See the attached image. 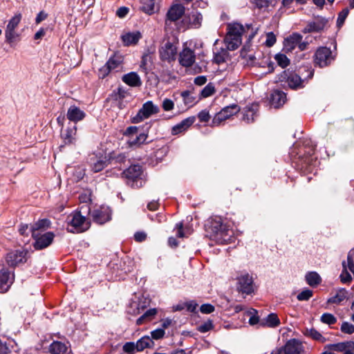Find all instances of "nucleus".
Listing matches in <instances>:
<instances>
[{
  "instance_id": "10",
  "label": "nucleus",
  "mask_w": 354,
  "mask_h": 354,
  "mask_svg": "<svg viewBox=\"0 0 354 354\" xmlns=\"http://www.w3.org/2000/svg\"><path fill=\"white\" fill-rule=\"evenodd\" d=\"M93 221L98 224H104L111 218V211L109 207L100 206L90 212Z\"/></svg>"
},
{
  "instance_id": "12",
  "label": "nucleus",
  "mask_w": 354,
  "mask_h": 354,
  "mask_svg": "<svg viewBox=\"0 0 354 354\" xmlns=\"http://www.w3.org/2000/svg\"><path fill=\"white\" fill-rule=\"evenodd\" d=\"M237 290L239 292L250 295L254 291L253 279L249 274H243L237 277Z\"/></svg>"
},
{
  "instance_id": "60",
  "label": "nucleus",
  "mask_w": 354,
  "mask_h": 354,
  "mask_svg": "<svg viewBox=\"0 0 354 354\" xmlns=\"http://www.w3.org/2000/svg\"><path fill=\"white\" fill-rule=\"evenodd\" d=\"M200 310L202 313L209 314L214 311V306L209 304H205L201 305Z\"/></svg>"
},
{
  "instance_id": "54",
  "label": "nucleus",
  "mask_w": 354,
  "mask_h": 354,
  "mask_svg": "<svg viewBox=\"0 0 354 354\" xmlns=\"http://www.w3.org/2000/svg\"><path fill=\"white\" fill-rule=\"evenodd\" d=\"M341 330L344 333L353 334L354 333V325L347 322H344L341 326Z\"/></svg>"
},
{
  "instance_id": "5",
  "label": "nucleus",
  "mask_w": 354,
  "mask_h": 354,
  "mask_svg": "<svg viewBox=\"0 0 354 354\" xmlns=\"http://www.w3.org/2000/svg\"><path fill=\"white\" fill-rule=\"evenodd\" d=\"M159 111V107L154 104L152 101H147L142 104L137 114L132 118L131 121L133 123H139L150 116L158 113Z\"/></svg>"
},
{
  "instance_id": "3",
  "label": "nucleus",
  "mask_w": 354,
  "mask_h": 354,
  "mask_svg": "<svg viewBox=\"0 0 354 354\" xmlns=\"http://www.w3.org/2000/svg\"><path fill=\"white\" fill-rule=\"evenodd\" d=\"M68 230L71 232H82L89 228V221L80 212L72 213L68 217Z\"/></svg>"
},
{
  "instance_id": "45",
  "label": "nucleus",
  "mask_w": 354,
  "mask_h": 354,
  "mask_svg": "<svg viewBox=\"0 0 354 354\" xmlns=\"http://www.w3.org/2000/svg\"><path fill=\"white\" fill-rule=\"evenodd\" d=\"M49 223V221L47 219H42L38 221L37 223L30 226V231L31 232V234H32L33 232L39 233V230L45 228L46 227H48Z\"/></svg>"
},
{
  "instance_id": "63",
  "label": "nucleus",
  "mask_w": 354,
  "mask_h": 354,
  "mask_svg": "<svg viewBox=\"0 0 354 354\" xmlns=\"http://www.w3.org/2000/svg\"><path fill=\"white\" fill-rule=\"evenodd\" d=\"M112 71L108 68V66L105 64L99 70V76L101 78H104L106 77Z\"/></svg>"
},
{
  "instance_id": "8",
  "label": "nucleus",
  "mask_w": 354,
  "mask_h": 354,
  "mask_svg": "<svg viewBox=\"0 0 354 354\" xmlns=\"http://www.w3.org/2000/svg\"><path fill=\"white\" fill-rule=\"evenodd\" d=\"M239 111L240 107L236 104L225 106L215 115L213 118L212 123L214 125L218 126L222 122L226 120Z\"/></svg>"
},
{
  "instance_id": "29",
  "label": "nucleus",
  "mask_w": 354,
  "mask_h": 354,
  "mask_svg": "<svg viewBox=\"0 0 354 354\" xmlns=\"http://www.w3.org/2000/svg\"><path fill=\"white\" fill-rule=\"evenodd\" d=\"M122 80L125 84L132 87H138L142 84L140 77L136 72H130L124 75Z\"/></svg>"
},
{
  "instance_id": "19",
  "label": "nucleus",
  "mask_w": 354,
  "mask_h": 354,
  "mask_svg": "<svg viewBox=\"0 0 354 354\" xmlns=\"http://www.w3.org/2000/svg\"><path fill=\"white\" fill-rule=\"evenodd\" d=\"M259 110V106L257 104H253L246 106L242 111L241 120L246 123L252 122L257 117V113Z\"/></svg>"
},
{
  "instance_id": "57",
  "label": "nucleus",
  "mask_w": 354,
  "mask_h": 354,
  "mask_svg": "<svg viewBox=\"0 0 354 354\" xmlns=\"http://www.w3.org/2000/svg\"><path fill=\"white\" fill-rule=\"evenodd\" d=\"M340 280L344 283H349L352 280L350 272L343 270L340 274Z\"/></svg>"
},
{
  "instance_id": "6",
  "label": "nucleus",
  "mask_w": 354,
  "mask_h": 354,
  "mask_svg": "<svg viewBox=\"0 0 354 354\" xmlns=\"http://www.w3.org/2000/svg\"><path fill=\"white\" fill-rule=\"evenodd\" d=\"M21 15L20 13L15 15L8 21L5 30V37L7 43L11 44L14 42L17 38L19 37L16 31L21 20Z\"/></svg>"
},
{
  "instance_id": "40",
  "label": "nucleus",
  "mask_w": 354,
  "mask_h": 354,
  "mask_svg": "<svg viewBox=\"0 0 354 354\" xmlns=\"http://www.w3.org/2000/svg\"><path fill=\"white\" fill-rule=\"evenodd\" d=\"M288 86L292 88L303 87V81L297 74H290L287 79Z\"/></svg>"
},
{
  "instance_id": "16",
  "label": "nucleus",
  "mask_w": 354,
  "mask_h": 354,
  "mask_svg": "<svg viewBox=\"0 0 354 354\" xmlns=\"http://www.w3.org/2000/svg\"><path fill=\"white\" fill-rule=\"evenodd\" d=\"M348 299V292L344 288L337 289L334 294L332 295L328 299V304L342 305L344 301Z\"/></svg>"
},
{
  "instance_id": "9",
  "label": "nucleus",
  "mask_w": 354,
  "mask_h": 354,
  "mask_svg": "<svg viewBox=\"0 0 354 354\" xmlns=\"http://www.w3.org/2000/svg\"><path fill=\"white\" fill-rule=\"evenodd\" d=\"M32 236L35 239L34 248L36 250H42L52 243L55 234L51 232H48L43 234L33 232Z\"/></svg>"
},
{
  "instance_id": "11",
  "label": "nucleus",
  "mask_w": 354,
  "mask_h": 354,
  "mask_svg": "<svg viewBox=\"0 0 354 354\" xmlns=\"http://www.w3.org/2000/svg\"><path fill=\"white\" fill-rule=\"evenodd\" d=\"M301 351V344L295 339H292L289 340L284 346L276 348L270 354H299Z\"/></svg>"
},
{
  "instance_id": "34",
  "label": "nucleus",
  "mask_w": 354,
  "mask_h": 354,
  "mask_svg": "<svg viewBox=\"0 0 354 354\" xmlns=\"http://www.w3.org/2000/svg\"><path fill=\"white\" fill-rule=\"evenodd\" d=\"M242 39L236 36H232V34H227L225 38L226 47L230 50H234L241 44Z\"/></svg>"
},
{
  "instance_id": "59",
  "label": "nucleus",
  "mask_w": 354,
  "mask_h": 354,
  "mask_svg": "<svg viewBox=\"0 0 354 354\" xmlns=\"http://www.w3.org/2000/svg\"><path fill=\"white\" fill-rule=\"evenodd\" d=\"M227 52L225 50H223L221 53H215L214 59L215 62L218 64L224 62L225 60Z\"/></svg>"
},
{
  "instance_id": "18",
  "label": "nucleus",
  "mask_w": 354,
  "mask_h": 354,
  "mask_svg": "<svg viewBox=\"0 0 354 354\" xmlns=\"http://www.w3.org/2000/svg\"><path fill=\"white\" fill-rule=\"evenodd\" d=\"M27 252L25 250H17L7 254L6 261L11 266L26 262Z\"/></svg>"
},
{
  "instance_id": "47",
  "label": "nucleus",
  "mask_w": 354,
  "mask_h": 354,
  "mask_svg": "<svg viewBox=\"0 0 354 354\" xmlns=\"http://www.w3.org/2000/svg\"><path fill=\"white\" fill-rule=\"evenodd\" d=\"M313 292L311 290L305 288L297 295V299L300 301H308L313 297Z\"/></svg>"
},
{
  "instance_id": "31",
  "label": "nucleus",
  "mask_w": 354,
  "mask_h": 354,
  "mask_svg": "<svg viewBox=\"0 0 354 354\" xmlns=\"http://www.w3.org/2000/svg\"><path fill=\"white\" fill-rule=\"evenodd\" d=\"M91 167L94 172H99L102 171L107 165L106 158L93 156L90 158Z\"/></svg>"
},
{
  "instance_id": "2",
  "label": "nucleus",
  "mask_w": 354,
  "mask_h": 354,
  "mask_svg": "<svg viewBox=\"0 0 354 354\" xmlns=\"http://www.w3.org/2000/svg\"><path fill=\"white\" fill-rule=\"evenodd\" d=\"M178 41L176 39H165L159 48L160 58L170 62L176 59L178 53Z\"/></svg>"
},
{
  "instance_id": "14",
  "label": "nucleus",
  "mask_w": 354,
  "mask_h": 354,
  "mask_svg": "<svg viewBox=\"0 0 354 354\" xmlns=\"http://www.w3.org/2000/svg\"><path fill=\"white\" fill-rule=\"evenodd\" d=\"M327 24V20L322 17L317 16L313 21H308L303 29L304 33L319 32L324 30Z\"/></svg>"
},
{
  "instance_id": "25",
  "label": "nucleus",
  "mask_w": 354,
  "mask_h": 354,
  "mask_svg": "<svg viewBox=\"0 0 354 354\" xmlns=\"http://www.w3.org/2000/svg\"><path fill=\"white\" fill-rule=\"evenodd\" d=\"M302 36L298 33H293L284 40L283 50L286 52H290L301 41Z\"/></svg>"
},
{
  "instance_id": "43",
  "label": "nucleus",
  "mask_w": 354,
  "mask_h": 354,
  "mask_svg": "<svg viewBox=\"0 0 354 354\" xmlns=\"http://www.w3.org/2000/svg\"><path fill=\"white\" fill-rule=\"evenodd\" d=\"M304 334L306 336L310 337L312 339L322 343L326 341V339L323 337V335L319 332L313 328H306L305 330Z\"/></svg>"
},
{
  "instance_id": "55",
  "label": "nucleus",
  "mask_w": 354,
  "mask_h": 354,
  "mask_svg": "<svg viewBox=\"0 0 354 354\" xmlns=\"http://www.w3.org/2000/svg\"><path fill=\"white\" fill-rule=\"evenodd\" d=\"M276 36L272 32L266 34V39L265 44L267 46L271 47L276 43Z\"/></svg>"
},
{
  "instance_id": "56",
  "label": "nucleus",
  "mask_w": 354,
  "mask_h": 354,
  "mask_svg": "<svg viewBox=\"0 0 354 354\" xmlns=\"http://www.w3.org/2000/svg\"><path fill=\"white\" fill-rule=\"evenodd\" d=\"M122 348L124 352L131 354L136 351V344L133 342H127L124 344Z\"/></svg>"
},
{
  "instance_id": "39",
  "label": "nucleus",
  "mask_w": 354,
  "mask_h": 354,
  "mask_svg": "<svg viewBox=\"0 0 354 354\" xmlns=\"http://www.w3.org/2000/svg\"><path fill=\"white\" fill-rule=\"evenodd\" d=\"M157 313H158V310L155 308H150V309L147 310V311H145V313L141 317H140L137 319V321H136L137 325H141L145 322L151 320L156 316Z\"/></svg>"
},
{
  "instance_id": "20",
  "label": "nucleus",
  "mask_w": 354,
  "mask_h": 354,
  "mask_svg": "<svg viewBox=\"0 0 354 354\" xmlns=\"http://www.w3.org/2000/svg\"><path fill=\"white\" fill-rule=\"evenodd\" d=\"M185 20L187 21V25L185 27L183 28H179V30H185V28L188 27H193V28H198L201 25V22L203 20V16L202 15L196 11L194 10L192 11L185 18Z\"/></svg>"
},
{
  "instance_id": "58",
  "label": "nucleus",
  "mask_w": 354,
  "mask_h": 354,
  "mask_svg": "<svg viewBox=\"0 0 354 354\" xmlns=\"http://www.w3.org/2000/svg\"><path fill=\"white\" fill-rule=\"evenodd\" d=\"M165 330L163 328H157L151 331V335L153 339H159L165 335Z\"/></svg>"
},
{
  "instance_id": "37",
  "label": "nucleus",
  "mask_w": 354,
  "mask_h": 354,
  "mask_svg": "<svg viewBox=\"0 0 354 354\" xmlns=\"http://www.w3.org/2000/svg\"><path fill=\"white\" fill-rule=\"evenodd\" d=\"M245 32V28L239 23H234L228 26V31L227 34H232V36H236L241 38L242 35Z\"/></svg>"
},
{
  "instance_id": "38",
  "label": "nucleus",
  "mask_w": 354,
  "mask_h": 354,
  "mask_svg": "<svg viewBox=\"0 0 354 354\" xmlns=\"http://www.w3.org/2000/svg\"><path fill=\"white\" fill-rule=\"evenodd\" d=\"M306 283L311 287H315L321 283L322 278L316 272H308L305 276Z\"/></svg>"
},
{
  "instance_id": "61",
  "label": "nucleus",
  "mask_w": 354,
  "mask_h": 354,
  "mask_svg": "<svg viewBox=\"0 0 354 354\" xmlns=\"http://www.w3.org/2000/svg\"><path fill=\"white\" fill-rule=\"evenodd\" d=\"M174 106V102L170 99H165L162 102V108L165 111H169L173 109Z\"/></svg>"
},
{
  "instance_id": "44",
  "label": "nucleus",
  "mask_w": 354,
  "mask_h": 354,
  "mask_svg": "<svg viewBox=\"0 0 354 354\" xmlns=\"http://www.w3.org/2000/svg\"><path fill=\"white\" fill-rule=\"evenodd\" d=\"M351 346V342H340L333 344H328L326 346L329 350H333L339 352L346 351V348Z\"/></svg>"
},
{
  "instance_id": "53",
  "label": "nucleus",
  "mask_w": 354,
  "mask_h": 354,
  "mask_svg": "<svg viewBox=\"0 0 354 354\" xmlns=\"http://www.w3.org/2000/svg\"><path fill=\"white\" fill-rule=\"evenodd\" d=\"M343 270L350 272L354 274V262L353 260L347 258L346 261L342 262Z\"/></svg>"
},
{
  "instance_id": "42",
  "label": "nucleus",
  "mask_w": 354,
  "mask_h": 354,
  "mask_svg": "<svg viewBox=\"0 0 354 354\" xmlns=\"http://www.w3.org/2000/svg\"><path fill=\"white\" fill-rule=\"evenodd\" d=\"M147 138V134L144 133H138L133 136H131L128 140V143L130 146H137L144 143Z\"/></svg>"
},
{
  "instance_id": "21",
  "label": "nucleus",
  "mask_w": 354,
  "mask_h": 354,
  "mask_svg": "<svg viewBox=\"0 0 354 354\" xmlns=\"http://www.w3.org/2000/svg\"><path fill=\"white\" fill-rule=\"evenodd\" d=\"M86 116V113L75 105L71 106L66 113L68 120L75 123L82 120Z\"/></svg>"
},
{
  "instance_id": "32",
  "label": "nucleus",
  "mask_w": 354,
  "mask_h": 354,
  "mask_svg": "<svg viewBox=\"0 0 354 354\" xmlns=\"http://www.w3.org/2000/svg\"><path fill=\"white\" fill-rule=\"evenodd\" d=\"M76 133V126L68 127L67 129L62 133V138L65 144H73L75 141Z\"/></svg>"
},
{
  "instance_id": "17",
  "label": "nucleus",
  "mask_w": 354,
  "mask_h": 354,
  "mask_svg": "<svg viewBox=\"0 0 354 354\" xmlns=\"http://www.w3.org/2000/svg\"><path fill=\"white\" fill-rule=\"evenodd\" d=\"M14 281V274L6 268L0 270V292L8 290Z\"/></svg>"
},
{
  "instance_id": "52",
  "label": "nucleus",
  "mask_w": 354,
  "mask_h": 354,
  "mask_svg": "<svg viewBox=\"0 0 354 354\" xmlns=\"http://www.w3.org/2000/svg\"><path fill=\"white\" fill-rule=\"evenodd\" d=\"M213 328V323L207 320L198 326V330L201 333H207Z\"/></svg>"
},
{
  "instance_id": "50",
  "label": "nucleus",
  "mask_w": 354,
  "mask_h": 354,
  "mask_svg": "<svg viewBox=\"0 0 354 354\" xmlns=\"http://www.w3.org/2000/svg\"><path fill=\"white\" fill-rule=\"evenodd\" d=\"M274 59L282 68L286 67L290 63L288 58L283 54H277Z\"/></svg>"
},
{
  "instance_id": "41",
  "label": "nucleus",
  "mask_w": 354,
  "mask_h": 354,
  "mask_svg": "<svg viewBox=\"0 0 354 354\" xmlns=\"http://www.w3.org/2000/svg\"><path fill=\"white\" fill-rule=\"evenodd\" d=\"M153 344L152 339L149 336H144L136 343V351H141Z\"/></svg>"
},
{
  "instance_id": "22",
  "label": "nucleus",
  "mask_w": 354,
  "mask_h": 354,
  "mask_svg": "<svg viewBox=\"0 0 354 354\" xmlns=\"http://www.w3.org/2000/svg\"><path fill=\"white\" fill-rule=\"evenodd\" d=\"M159 0H141L140 10L149 15H151L159 10Z\"/></svg>"
},
{
  "instance_id": "26",
  "label": "nucleus",
  "mask_w": 354,
  "mask_h": 354,
  "mask_svg": "<svg viewBox=\"0 0 354 354\" xmlns=\"http://www.w3.org/2000/svg\"><path fill=\"white\" fill-rule=\"evenodd\" d=\"M142 37L139 31L128 32L121 36V39L124 46H131L136 44Z\"/></svg>"
},
{
  "instance_id": "48",
  "label": "nucleus",
  "mask_w": 354,
  "mask_h": 354,
  "mask_svg": "<svg viewBox=\"0 0 354 354\" xmlns=\"http://www.w3.org/2000/svg\"><path fill=\"white\" fill-rule=\"evenodd\" d=\"M320 320L324 324L332 325L336 323L337 318L333 314L326 313L321 316Z\"/></svg>"
},
{
  "instance_id": "62",
  "label": "nucleus",
  "mask_w": 354,
  "mask_h": 354,
  "mask_svg": "<svg viewBox=\"0 0 354 354\" xmlns=\"http://www.w3.org/2000/svg\"><path fill=\"white\" fill-rule=\"evenodd\" d=\"M198 118L201 122H207L209 121L210 116L209 111L207 110H203L198 114Z\"/></svg>"
},
{
  "instance_id": "27",
  "label": "nucleus",
  "mask_w": 354,
  "mask_h": 354,
  "mask_svg": "<svg viewBox=\"0 0 354 354\" xmlns=\"http://www.w3.org/2000/svg\"><path fill=\"white\" fill-rule=\"evenodd\" d=\"M180 96L184 103V107L182 109H187L192 107L198 102L196 94L191 91H185L180 93Z\"/></svg>"
},
{
  "instance_id": "24",
  "label": "nucleus",
  "mask_w": 354,
  "mask_h": 354,
  "mask_svg": "<svg viewBox=\"0 0 354 354\" xmlns=\"http://www.w3.org/2000/svg\"><path fill=\"white\" fill-rule=\"evenodd\" d=\"M286 100V95L281 91H274L270 96V104L274 108L282 106Z\"/></svg>"
},
{
  "instance_id": "15",
  "label": "nucleus",
  "mask_w": 354,
  "mask_h": 354,
  "mask_svg": "<svg viewBox=\"0 0 354 354\" xmlns=\"http://www.w3.org/2000/svg\"><path fill=\"white\" fill-rule=\"evenodd\" d=\"M185 7L181 4H174L168 10L166 15L165 23L175 22L182 17L185 13Z\"/></svg>"
},
{
  "instance_id": "4",
  "label": "nucleus",
  "mask_w": 354,
  "mask_h": 354,
  "mask_svg": "<svg viewBox=\"0 0 354 354\" xmlns=\"http://www.w3.org/2000/svg\"><path fill=\"white\" fill-rule=\"evenodd\" d=\"M178 59L180 64L185 67L191 66L195 62V44L192 41H187L183 43Z\"/></svg>"
},
{
  "instance_id": "46",
  "label": "nucleus",
  "mask_w": 354,
  "mask_h": 354,
  "mask_svg": "<svg viewBox=\"0 0 354 354\" xmlns=\"http://www.w3.org/2000/svg\"><path fill=\"white\" fill-rule=\"evenodd\" d=\"M215 93V87L213 84L209 83L201 91V97H208Z\"/></svg>"
},
{
  "instance_id": "30",
  "label": "nucleus",
  "mask_w": 354,
  "mask_h": 354,
  "mask_svg": "<svg viewBox=\"0 0 354 354\" xmlns=\"http://www.w3.org/2000/svg\"><path fill=\"white\" fill-rule=\"evenodd\" d=\"M195 121L194 117L187 118L180 123L173 127L171 133L173 135H177L181 132L186 131Z\"/></svg>"
},
{
  "instance_id": "23",
  "label": "nucleus",
  "mask_w": 354,
  "mask_h": 354,
  "mask_svg": "<svg viewBox=\"0 0 354 354\" xmlns=\"http://www.w3.org/2000/svg\"><path fill=\"white\" fill-rule=\"evenodd\" d=\"M149 304V301L147 299L141 297L138 301H133L131 304L128 312L134 315H138L147 307Z\"/></svg>"
},
{
  "instance_id": "51",
  "label": "nucleus",
  "mask_w": 354,
  "mask_h": 354,
  "mask_svg": "<svg viewBox=\"0 0 354 354\" xmlns=\"http://www.w3.org/2000/svg\"><path fill=\"white\" fill-rule=\"evenodd\" d=\"M349 13V10L348 8H344L342 10L338 15V17L337 19V25L338 27H341L347 17Z\"/></svg>"
},
{
  "instance_id": "36",
  "label": "nucleus",
  "mask_w": 354,
  "mask_h": 354,
  "mask_svg": "<svg viewBox=\"0 0 354 354\" xmlns=\"http://www.w3.org/2000/svg\"><path fill=\"white\" fill-rule=\"evenodd\" d=\"M68 347L66 344L54 341L49 346V352L50 354H65L67 351Z\"/></svg>"
},
{
  "instance_id": "1",
  "label": "nucleus",
  "mask_w": 354,
  "mask_h": 354,
  "mask_svg": "<svg viewBox=\"0 0 354 354\" xmlns=\"http://www.w3.org/2000/svg\"><path fill=\"white\" fill-rule=\"evenodd\" d=\"M207 232L209 239L218 244L229 243L234 239L230 225L218 217L210 221Z\"/></svg>"
},
{
  "instance_id": "13",
  "label": "nucleus",
  "mask_w": 354,
  "mask_h": 354,
  "mask_svg": "<svg viewBox=\"0 0 354 354\" xmlns=\"http://www.w3.org/2000/svg\"><path fill=\"white\" fill-rule=\"evenodd\" d=\"M333 59L330 49L326 47L319 48L315 55V62L320 67L328 66Z\"/></svg>"
},
{
  "instance_id": "28",
  "label": "nucleus",
  "mask_w": 354,
  "mask_h": 354,
  "mask_svg": "<svg viewBox=\"0 0 354 354\" xmlns=\"http://www.w3.org/2000/svg\"><path fill=\"white\" fill-rule=\"evenodd\" d=\"M123 57L119 54H114L106 62V64L112 72L119 71L122 68Z\"/></svg>"
},
{
  "instance_id": "33",
  "label": "nucleus",
  "mask_w": 354,
  "mask_h": 354,
  "mask_svg": "<svg viewBox=\"0 0 354 354\" xmlns=\"http://www.w3.org/2000/svg\"><path fill=\"white\" fill-rule=\"evenodd\" d=\"M129 95V93L123 88L119 87L112 94L113 100L118 102V106L120 109H122L125 104L123 102V100Z\"/></svg>"
},
{
  "instance_id": "64",
  "label": "nucleus",
  "mask_w": 354,
  "mask_h": 354,
  "mask_svg": "<svg viewBox=\"0 0 354 354\" xmlns=\"http://www.w3.org/2000/svg\"><path fill=\"white\" fill-rule=\"evenodd\" d=\"M138 133V128L137 127H128L124 133V136H128L129 138Z\"/></svg>"
},
{
  "instance_id": "35",
  "label": "nucleus",
  "mask_w": 354,
  "mask_h": 354,
  "mask_svg": "<svg viewBox=\"0 0 354 354\" xmlns=\"http://www.w3.org/2000/svg\"><path fill=\"white\" fill-rule=\"evenodd\" d=\"M280 320L278 316L274 313H270L265 319H263L260 325L262 326H268L270 328H275L279 326Z\"/></svg>"
},
{
  "instance_id": "7",
  "label": "nucleus",
  "mask_w": 354,
  "mask_h": 354,
  "mask_svg": "<svg viewBox=\"0 0 354 354\" xmlns=\"http://www.w3.org/2000/svg\"><path fill=\"white\" fill-rule=\"evenodd\" d=\"M123 174L129 180H131V186L133 187H140L143 185V180L140 178L142 175V168L138 165L130 166L124 171Z\"/></svg>"
},
{
  "instance_id": "49",
  "label": "nucleus",
  "mask_w": 354,
  "mask_h": 354,
  "mask_svg": "<svg viewBox=\"0 0 354 354\" xmlns=\"http://www.w3.org/2000/svg\"><path fill=\"white\" fill-rule=\"evenodd\" d=\"M257 311L255 309L250 308L245 313V315L250 316L249 324L252 326L259 322V317L257 315Z\"/></svg>"
}]
</instances>
